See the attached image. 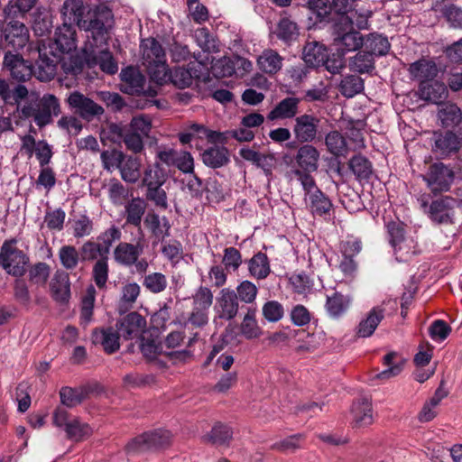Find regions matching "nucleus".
<instances>
[{"label": "nucleus", "mask_w": 462, "mask_h": 462, "mask_svg": "<svg viewBox=\"0 0 462 462\" xmlns=\"http://www.w3.org/2000/svg\"><path fill=\"white\" fill-rule=\"evenodd\" d=\"M28 95V89L23 85H18L14 91L10 90L11 101L6 104H16L19 118L32 119L39 128H43L52 123V117L60 114L59 99L52 94H44L42 97L28 98L23 105L21 100Z\"/></svg>", "instance_id": "nucleus-1"}, {"label": "nucleus", "mask_w": 462, "mask_h": 462, "mask_svg": "<svg viewBox=\"0 0 462 462\" xmlns=\"http://www.w3.org/2000/svg\"><path fill=\"white\" fill-rule=\"evenodd\" d=\"M431 194H420L417 201L420 208L435 224H452L457 199L450 196H441L433 199Z\"/></svg>", "instance_id": "nucleus-2"}, {"label": "nucleus", "mask_w": 462, "mask_h": 462, "mask_svg": "<svg viewBox=\"0 0 462 462\" xmlns=\"http://www.w3.org/2000/svg\"><path fill=\"white\" fill-rule=\"evenodd\" d=\"M114 26V14L110 8L106 5L98 6L89 20H84L79 23V28L89 32L94 46L106 45L109 31Z\"/></svg>", "instance_id": "nucleus-3"}, {"label": "nucleus", "mask_w": 462, "mask_h": 462, "mask_svg": "<svg viewBox=\"0 0 462 462\" xmlns=\"http://www.w3.org/2000/svg\"><path fill=\"white\" fill-rule=\"evenodd\" d=\"M353 25V18L348 15H341L335 19L332 25L334 44L342 55L356 51L364 44L362 35L359 32L354 30Z\"/></svg>", "instance_id": "nucleus-4"}, {"label": "nucleus", "mask_w": 462, "mask_h": 462, "mask_svg": "<svg viewBox=\"0 0 462 462\" xmlns=\"http://www.w3.org/2000/svg\"><path fill=\"white\" fill-rule=\"evenodd\" d=\"M319 160L320 152L314 145L310 143L302 144L295 155L298 168L291 170V174L297 178L300 185L310 186L315 181L311 173L319 170Z\"/></svg>", "instance_id": "nucleus-5"}, {"label": "nucleus", "mask_w": 462, "mask_h": 462, "mask_svg": "<svg viewBox=\"0 0 462 462\" xmlns=\"http://www.w3.org/2000/svg\"><path fill=\"white\" fill-rule=\"evenodd\" d=\"M17 240L14 238L5 240L0 249V265L13 276L21 277L26 272L29 256L16 247Z\"/></svg>", "instance_id": "nucleus-6"}, {"label": "nucleus", "mask_w": 462, "mask_h": 462, "mask_svg": "<svg viewBox=\"0 0 462 462\" xmlns=\"http://www.w3.org/2000/svg\"><path fill=\"white\" fill-rule=\"evenodd\" d=\"M422 180L430 189V194L438 196L450 189L455 180V172L449 165L443 162H434L429 166L427 171L422 175Z\"/></svg>", "instance_id": "nucleus-7"}, {"label": "nucleus", "mask_w": 462, "mask_h": 462, "mask_svg": "<svg viewBox=\"0 0 462 462\" xmlns=\"http://www.w3.org/2000/svg\"><path fill=\"white\" fill-rule=\"evenodd\" d=\"M304 191V201L307 209L313 217L327 219L333 211V204L330 199L318 188L316 181L310 186L301 184Z\"/></svg>", "instance_id": "nucleus-8"}, {"label": "nucleus", "mask_w": 462, "mask_h": 462, "mask_svg": "<svg viewBox=\"0 0 462 462\" xmlns=\"http://www.w3.org/2000/svg\"><path fill=\"white\" fill-rule=\"evenodd\" d=\"M120 89L122 92L129 95H144L146 97H155L157 89L152 87L146 88V79L141 71L133 66L123 69L120 73Z\"/></svg>", "instance_id": "nucleus-9"}, {"label": "nucleus", "mask_w": 462, "mask_h": 462, "mask_svg": "<svg viewBox=\"0 0 462 462\" xmlns=\"http://www.w3.org/2000/svg\"><path fill=\"white\" fill-rule=\"evenodd\" d=\"M171 434L165 430L145 432L133 439L126 446L128 452L138 453L162 448L170 444Z\"/></svg>", "instance_id": "nucleus-10"}, {"label": "nucleus", "mask_w": 462, "mask_h": 462, "mask_svg": "<svg viewBox=\"0 0 462 462\" xmlns=\"http://www.w3.org/2000/svg\"><path fill=\"white\" fill-rule=\"evenodd\" d=\"M66 101L75 115L87 121L100 117L105 112L99 104L78 90L69 93Z\"/></svg>", "instance_id": "nucleus-11"}, {"label": "nucleus", "mask_w": 462, "mask_h": 462, "mask_svg": "<svg viewBox=\"0 0 462 462\" xmlns=\"http://www.w3.org/2000/svg\"><path fill=\"white\" fill-rule=\"evenodd\" d=\"M320 119L313 114H302L295 117L292 133L295 140L302 144L314 142L319 134Z\"/></svg>", "instance_id": "nucleus-12"}, {"label": "nucleus", "mask_w": 462, "mask_h": 462, "mask_svg": "<svg viewBox=\"0 0 462 462\" xmlns=\"http://www.w3.org/2000/svg\"><path fill=\"white\" fill-rule=\"evenodd\" d=\"M85 59L89 68L99 66L100 69L109 75H114L118 70V65L113 54L106 49H98L91 42L84 48Z\"/></svg>", "instance_id": "nucleus-13"}, {"label": "nucleus", "mask_w": 462, "mask_h": 462, "mask_svg": "<svg viewBox=\"0 0 462 462\" xmlns=\"http://www.w3.org/2000/svg\"><path fill=\"white\" fill-rule=\"evenodd\" d=\"M3 69L9 73L11 78L19 82H25L33 74L32 64L23 59L19 53L6 51L3 60Z\"/></svg>", "instance_id": "nucleus-14"}, {"label": "nucleus", "mask_w": 462, "mask_h": 462, "mask_svg": "<svg viewBox=\"0 0 462 462\" xmlns=\"http://www.w3.org/2000/svg\"><path fill=\"white\" fill-rule=\"evenodd\" d=\"M462 149V127L457 131L446 130L434 134L433 151L442 156H450Z\"/></svg>", "instance_id": "nucleus-15"}, {"label": "nucleus", "mask_w": 462, "mask_h": 462, "mask_svg": "<svg viewBox=\"0 0 462 462\" xmlns=\"http://www.w3.org/2000/svg\"><path fill=\"white\" fill-rule=\"evenodd\" d=\"M239 302L235 291L223 289L214 306L216 312L214 322L217 324L219 319L231 320L238 313Z\"/></svg>", "instance_id": "nucleus-16"}, {"label": "nucleus", "mask_w": 462, "mask_h": 462, "mask_svg": "<svg viewBox=\"0 0 462 462\" xmlns=\"http://www.w3.org/2000/svg\"><path fill=\"white\" fill-rule=\"evenodd\" d=\"M206 67L200 63H189V68L175 67L171 70V80L174 86L184 88L192 84L193 79L206 80L208 74Z\"/></svg>", "instance_id": "nucleus-17"}, {"label": "nucleus", "mask_w": 462, "mask_h": 462, "mask_svg": "<svg viewBox=\"0 0 462 462\" xmlns=\"http://www.w3.org/2000/svg\"><path fill=\"white\" fill-rule=\"evenodd\" d=\"M157 158L167 166L177 167L183 173H191L194 170V162L189 152L174 149H164L157 153Z\"/></svg>", "instance_id": "nucleus-18"}, {"label": "nucleus", "mask_w": 462, "mask_h": 462, "mask_svg": "<svg viewBox=\"0 0 462 462\" xmlns=\"http://www.w3.org/2000/svg\"><path fill=\"white\" fill-rule=\"evenodd\" d=\"M146 326V321L137 312H130L116 322V329L125 339H132L141 335Z\"/></svg>", "instance_id": "nucleus-19"}, {"label": "nucleus", "mask_w": 462, "mask_h": 462, "mask_svg": "<svg viewBox=\"0 0 462 462\" xmlns=\"http://www.w3.org/2000/svg\"><path fill=\"white\" fill-rule=\"evenodd\" d=\"M301 99L295 96H289L279 101L275 106L268 113L267 120H286L295 119L299 114V107Z\"/></svg>", "instance_id": "nucleus-20"}, {"label": "nucleus", "mask_w": 462, "mask_h": 462, "mask_svg": "<svg viewBox=\"0 0 462 462\" xmlns=\"http://www.w3.org/2000/svg\"><path fill=\"white\" fill-rule=\"evenodd\" d=\"M143 253V245L120 242L113 251V257L116 263L122 266L130 267Z\"/></svg>", "instance_id": "nucleus-21"}, {"label": "nucleus", "mask_w": 462, "mask_h": 462, "mask_svg": "<svg viewBox=\"0 0 462 462\" xmlns=\"http://www.w3.org/2000/svg\"><path fill=\"white\" fill-rule=\"evenodd\" d=\"M50 290L56 302L67 304L71 296L69 273L64 270H57L51 281Z\"/></svg>", "instance_id": "nucleus-22"}, {"label": "nucleus", "mask_w": 462, "mask_h": 462, "mask_svg": "<svg viewBox=\"0 0 462 462\" xmlns=\"http://www.w3.org/2000/svg\"><path fill=\"white\" fill-rule=\"evenodd\" d=\"M4 33L5 41L16 51L25 47L29 42L30 34L27 27L16 20L7 23Z\"/></svg>", "instance_id": "nucleus-23"}, {"label": "nucleus", "mask_w": 462, "mask_h": 462, "mask_svg": "<svg viewBox=\"0 0 462 462\" xmlns=\"http://www.w3.org/2000/svg\"><path fill=\"white\" fill-rule=\"evenodd\" d=\"M143 64L151 68L156 63L166 60L165 51L161 43L154 38H147L141 42Z\"/></svg>", "instance_id": "nucleus-24"}, {"label": "nucleus", "mask_w": 462, "mask_h": 462, "mask_svg": "<svg viewBox=\"0 0 462 462\" xmlns=\"http://www.w3.org/2000/svg\"><path fill=\"white\" fill-rule=\"evenodd\" d=\"M118 330L113 328H95L92 332V342L101 345L107 354H113L120 347Z\"/></svg>", "instance_id": "nucleus-25"}, {"label": "nucleus", "mask_w": 462, "mask_h": 462, "mask_svg": "<svg viewBox=\"0 0 462 462\" xmlns=\"http://www.w3.org/2000/svg\"><path fill=\"white\" fill-rule=\"evenodd\" d=\"M54 44L60 53H69L77 48L75 26L62 23L56 29Z\"/></svg>", "instance_id": "nucleus-26"}, {"label": "nucleus", "mask_w": 462, "mask_h": 462, "mask_svg": "<svg viewBox=\"0 0 462 462\" xmlns=\"http://www.w3.org/2000/svg\"><path fill=\"white\" fill-rule=\"evenodd\" d=\"M411 79H417L420 83L431 81L438 74L435 62L420 59L411 63L408 69Z\"/></svg>", "instance_id": "nucleus-27"}, {"label": "nucleus", "mask_w": 462, "mask_h": 462, "mask_svg": "<svg viewBox=\"0 0 462 462\" xmlns=\"http://www.w3.org/2000/svg\"><path fill=\"white\" fill-rule=\"evenodd\" d=\"M433 10L440 14L448 26L455 30H462V7L453 3H438Z\"/></svg>", "instance_id": "nucleus-28"}, {"label": "nucleus", "mask_w": 462, "mask_h": 462, "mask_svg": "<svg viewBox=\"0 0 462 462\" xmlns=\"http://www.w3.org/2000/svg\"><path fill=\"white\" fill-rule=\"evenodd\" d=\"M418 92L421 99L434 104H440L448 97L446 85L439 81L420 83Z\"/></svg>", "instance_id": "nucleus-29"}, {"label": "nucleus", "mask_w": 462, "mask_h": 462, "mask_svg": "<svg viewBox=\"0 0 462 462\" xmlns=\"http://www.w3.org/2000/svg\"><path fill=\"white\" fill-rule=\"evenodd\" d=\"M384 318V310L379 306L374 307L363 319L357 327L356 335L359 337H371L380 322Z\"/></svg>", "instance_id": "nucleus-30"}, {"label": "nucleus", "mask_w": 462, "mask_h": 462, "mask_svg": "<svg viewBox=\"0 0 462 462\" xmlns=\"http://www.w3.org/2000/svg\"><path fill=\"white\" fill-rule=\"evenodd\" d=\"M58 58L55 54L53 57L47 56L39 49V60L36 63V69L33 74L41 81H50L56 75Z\"/></svg>", "instance_id": "nucleus-31"}, {"label": "nucleus", "mask_w": 462, "mask_h": 462, "mask_svg": "<svg viewBox=\"0 0 462 462\" xmlns=\"http://www.w3.org/2000/svg\"><path fill=\"white\" fill-rule=\"evenodd\" d=\"M145 210L146 202L139 197L133 198L125 206V225L140 228Z\"/></svg>", "instance_id": "nucleus-32"}, {"label": "nucleus", "mask_w": 462, "mask_h": 462, "mask_svg": "<svg viewBox=\"0 0 462 462\" xmlns=\"http://www.w3.org/2000/svg\"><path fill=\"white\" fill-rule=\"evenodd\" d=\"M351 413L355 427H365L374 421L372 403L367 399H360L352 405Z\"/></svg>", "instance_id": "nucleus-33"}, {"label": "nucleus", "mask_w": 462, "mask_h": 462, "mask_svg": "<svg viewBox=\"0 0 462 462\" xmlns=\"http://www.w3.org/2000/svg\"><path fill=\"white\" fill-rule=\"evenodd\" d=\"M62 23L79 27V23H83L84 7L82 0H66L60 10Z\"/></svg>", "instance_id": "nucleus-34"}, {"label": "nucleus", "mask_w": 462, "mask_h": 462, "mask_svg": "<svg viewBox=\"0 0 462 462\" xmlns=\"http://www.w3.org/2000/svg\"><path fill=\"white\" fill-rule=\"evenodd\" d=\"M283 58L274 50L266 49L257 58V66L266 74H276L282 67Z\"/></svg>", "instance_id": "nucleus-35"}, {"label": "nucleus", "mask_w": 462, "mask_h": 462, "mask_svg": "<svg viewBox=\"0 0 462 462\" xmlns=\"http://www.w3.org/2000/svg\"><path fill=\"white\" fill-rule=\"evenodd\" d=\"M328 51L323 44L317 42H307L304 46L302 58L311 68L319 67L327 59Z\"/></svg>", "instance_id": "nucleus-36"}, {"label": "nucleus", "mask_w": 462, "mask_h": 462, "mask_svg": "<svg viewBox=\"0 0 462 462\" xmlns=\"http://www.w3.org/2000/svg\"><path fill=\"white\" fill-rule=\"evenodd\" d=\"M203 162L213 169L223 167L229 162V152L224 146H212L206 149L202 154Z\"/></svg>", "instance_id": "nucleus-37"}, {"label": "nucleus", "mask_w": 462, "mask_h": 462, "mask_svg": "<svg viewBox=\"0 0 462 462\" xmlns=\"http://www.w3.org/2000/svg\"><path fill=\"white\" fill-rule=\"evenodd\" d=\"M144 224L152 236L159 240L163 241L170 236L171 225L165 217L160 219L159 215L148 213L144 218Z\"/></svg>", "instance_id": "nucleus-38"}, {"label": "nucleus", "mask_w": 462, "mask_h": 462, "mask_svg": "<svg viewBox=\"0 0 462 462\" xmlns=\"http://www.w3.org/2000/svg\"><path fill=\"white\" fill-rule=\"evenodd\" d=\"M350 303L351 298L348 295L336 291L327 297L326 309L330 317L337 319L346 312Z\"/></svg>", "instance_id": "nucleus-39"}, {"label": "nucleus", "mask_w": 462, "mask_h": 462, "mask_svg": "<svg viewBox=\"0 0 462 462\" xmlns=\"http://www.w3.org/2000/svg\"><path fill=\"white\" fill-rule=\"evenodd\" d=\"M111 133L116 134L122 138L126 148L134 153L140 152L143 149V142L141 135L136 133H133L128 129H125L117 125H112L110 126Z\"/></svg>", "instance_id": "nucleus-40"}, {"label": "nucleus", "mask_w": 462, "mask_h": 462, "mask_svg": "<svg viewBox=\"0 0 462 462\" xmlns=\"http://www.w3.org/2000/svg\"><path fill=\"white\" fill-rule=\"evenodd\" d=\"M248 271L250 275L255 279H265L271 273L268 256L262 252L255 254L248 261Z\"/></svg>", "instance_id": "nucleus-41"}, {"label": "nucleus", "mask_w": 462, "mask_h": 462, "mask_svg": "<svg viewBox=\"0 0 462 462\" xmlns=\"http://www.w3.org/2000/svg\"><path fill=\"white\" fill-rule=\"evenodd\" d=\"M438 115L444 127H455L462 123V111L456 104H442Z\"/></svg>", "instance_id": "nucleus-42"}, {"label": "nucleus", "mask_w": 462, "mask_h": 462, "mask_svg": "<svg viewBox=\"0 0 462 462\" xmlns=\"http://www.w3.org/2000/svg\"><path fill=\"white\" fill-rule=\"evenodd\" d=\"M365 83L361 77L357 75L344 76L338 85V90L341 95L346 98H351L363 92Z\"/></svg>", "instance_id": "nucleus-43"}, {"label": "nucleus", "mask_w": 462, "mask_h": 462, "mask_svg": "<svg viewBox=\"0 0 462 462\" xmlns=\"http://www.w3.org/2000/svg\"><path fill=\"white\" fill-rule=\"evenodd\" d=\"M256 308H248L241 323V333L247 339L257 338L262 335V328L256 320Z\"/></svg>", "instance_id": "nucleus-44"}, {"label": "nucleus", "mask_w": 462, "mask_h": 462, "mask_svg": "<svg viewBox=\"0 0 462 462\" xmlns=\"http://www.w3.org/2000/svg\"><path fill=\"white\" fill-rule=\"evenodd\" d=\"M294 336H299L296 351L298 353H311L318 349L322 342V337L319 334L306 333L304 330H294Z\"/></svg>", "instance_id": "nucleus-45"}, {"label": "nucleus", "mask_w": 462, "mask_h": 462, "mask_svg": "<svg viewBox=\"0 0 462 462\" xmlns=\"http://www.w3.org/2000/svg\"><path fill=\"white\" fill-rule=\"evenodd\" d=\"M325 144L328 152L337 157L346 156L348 152L345 137L336 130L326 134Z\"/></svg>", "instance_id": "nucleus-46"}, {"label": "nucleus", "mask_w": 462, "mask_h": 462, "mask_svg": "<svg viewBox=\"0 0 462 462\" xmlns=\"http://www.w3.org/2000/svg\"><path fill=\"white\" fill-rule=\"evenodd\" d=\"M213 298V292L209 288L199 286L190 297L192 300L191 310L209 313Z\"/></svg>", "instance_id": "nucleus-47"}, {"label": "nucleus", "mask_w": 462, "mask_h": 462, "mask_svg": "<svg viewBox=\"0 0 462 462\" xmlns=\"http://www.w3.org/2000/svg\"><path fill=\"white\" fill-rule=\"evenodd\" d=\"M231 429L224 424L217 423L209 433L203 437L205 442L216 446L227 445L232 439Z\"/></svg>", "instance_id": "nucleus-48"}, {"label": "nucleus", "mask_w": 462, "mask_h": 462, "mask_svg": "<svg viewBox=\"0 0 462 462\" xmlns=\"http://www.w3.org/2000/svg\"><path fill=\"white\" fill-rule=\"evenodd\" d=\"M167 180L164 170L158 162L149 165L143 172V184L147 189L162 186Z\"/></svg>", "instance_id": "nucleus-49"}, {"label": "nucleus", "mask_w": 462, "mask_h": 462, "mask_svg": "<svg viewBox=\"0 0 462 462\" xmlns=\"http://www.w3.org/2000/svg\"><path fill=\"white\" fill-rule=\"evenodd\" d=\"M364 44L367 50L366 52L371 53L372 56H383L387 54L391 46L388 39L378 33H370L366 40L364 41Z\"/></svg>", "instance_id": "nucleus-50"}, {"label": "nucleus", "mask_w": 462, "mask_h": 462, "mask_svg": "<svg viewBox=\"0 0 462 462\" xmlns=\"http://www.w3.org/2000/svg\"><path fill=\"white\" fill-rule=\"evenodd\" d=\"M119 171L125 181L134 183L140 178V161L136 157L125 154V159H123Z\"/></svg>", "instance_id": "nucleus-51"}, {"label": "nucleus", "mask_w": 462, "mask_h": 462, "mask_svg": "<svg viewBox=\"0 0 462 462\" xmlns=\"http://www.w3.org/2000/svg\"><path fill=\"white\" fill-rule=\"evenodd\" d=\"M349 168L357 180H368L373 174L371 162L363 155H355L349 161Z\"/></svg>", "instance_id": "nucleus-52"}, {"label": "nucleus", "mask_w": 462, "mask_h": 462, "mask_svg": "<svg viewBox=\"0 0 462 462\" xmlns=\"http://www.w3.org/2000/svg\"><path fill=\"white\" fill-rule=\"evenodd\" d=\"M60 401L67 407L80 404L88 396V391L83 388L62 387L60 391Z\"/></svg>", "instance_id": "nucleus-53"}, {"label": "nucleus", "mask_w": 462, "mask_h": 462, "mask_svg": "<svg viewBox=\"0 0 462 462\" xmlns=\"http://www.w3.org/2000/svg\"><path fill=\"white\" fill-rule=\"evenodd\" d=\"M142 283L146 291L153 294H159L164 291L168 286L167 277L159 272H153L144 275Z\"/></svg>", "instance_id": "nucleus-54"}, {"label": "nucleus", "mask_w": 462, "mask_h": 462, "mask_svg": "<svg viewBox=\"0 0 462 462\" xmlns=\"http://www.w3.org/2000/svg\"><path fill=\"white\" fill-rule=\"evenodd\" d=\"M349 69L358 73H368L374 69V58L369 52L359 51L350 59Z\"/></svg>", "instance_id": "nucleus-55"}, {"label": "nucleus", "mask_w": 462, "mask_h": 462, "mask_svg": "<svg viewBox=\"0 0 462 462\" xmlns=\"http://www.w3.org/2000/svg\"><path fill=\"white\" fill-rule=\"evenodd\" d=\"M58 254L60 264L65 270H74L81 261L80 253L74 245H62Z\"/></svg>", "instance_id": "nucleus-56"}, {"label": "nucleus", "mask_w": 462, "mask_h": 462, "mask_svg": "<svg viewBox=\"0 0 462 462\" xmlns=\"http://www.w3.org/2000/svg\"><path fill=\"white\" fill-rule=\"evenodd\" d=\"M108 273V257H101L97 259L93 265L92 279L98 289L106 288Z\"/></svg>", "instance_id": "nucleus-57"}, {"label": "nucleus", "mask_w": 462, "mask_h": 462, "mask_svg": "<svg viewBox=\"0 0 462 462\" xmlns=\"http://www.w3.org/2000/svg\"><path fill=\"white\" fill-rule=\"evenodd\" d=\"M68 439L74 441H80L90 436L92 430L88 424L78 419L71 420L65 429Z\"/></svg>", "instance_id": "nucleus-58"}, {"label": "nucleus", "mask_w": 462, "mask_h": 462, "mask_svg": "<svg viewBox=\"0 0 462 462\" xmlns=\"http://www.w3.org/2000/svg\"><path fill=\"white\" fill-rule=\"evenodd\" d=\"M387 233L389 236V243L393 248L394 252L402 249V243L405 240L404 225L401 222L392 221L386 226Z\"/></svg>", "instance_id": "nucleus-59"}, {"label": "nucleus", "mask_w": 462, "mask_h": 462, "mask_svg": "<svg viewBox=\"0 0 462 462\" xmlns=\"http://www.w3.org/2000/svg\"><path fill=\"white\" fill-rule=\"evenodd\" d=\"M51 267L44 262L34 263L29 268V281L35 285L44 286L50 277Z\"/></svg>", "instance_id": "nucleus-60"}, {"label": "nucleus", "mask_w": 462, "mask_h": 462, "mask_svg": "<svg viewBox=\"0 0 462 462\" xmlns=\"http://www.w3.org/2000/svg\"><path fill=\"white\" fill-rule=\"evenodd\" d=\"M276 35L280 40L285 42L295 41L299 35V29L296 23L286 17L282 18L277 25Z\"/></svg>", "instance_id": "nucleus-61"}, {"label": "nucleus", "mask_w": 462, "mask_h": 462, "mask_svg": "<svg viewBox=\"0 0 462 462\" xmlns=\"http://www.w3.org/2000/svg\"><path fill=\"white\" fill-rule=\"evenodd\" d=\"M195 41L198 45L207 52H216L218 51L217 41L206 27L199 28L194 33Z\"/></svg>", "instance_id": "nucleus-62"}, {"label": "nucleus", "mask_w": 462, "mask_h": 462, "mask_svg": "<svg viewBox=\"0 0 462 462\" xmlns=\"http://www.w3.org/2000/svg\"><path fill=\"white\" fill-rule=\"evenodd\" d=\"M263 318L272 323L280 321L284 316V307L278 300H268L262 308Z\"/></svg>", "instance_id": "nucleus-63"}, {"label": "nucleus", "mask_w": 462, "mask_h": 462, "mask_svg": "<svg viewBox=\"0 0 462 462\" xmlns=\"http://www.w3.org/2000/svg\"><path fill=\"white\" fill-rule=\"evenodd\" d=\"M122 237V232L119 227L111 226L109 228L102 232L98 236L97 240L103 249V254H108L111 246L116 241H119Z\"/></svg>", "instance_id": "nucleus-64"}]
</instances>
